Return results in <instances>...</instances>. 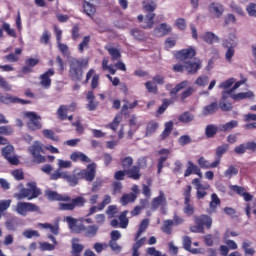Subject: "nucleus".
I'll return each mask as SVG.
<instances>
[{
  "instance_id": "14",
  "label": "nucleus",
  "mask_w": 256,
  "mask_h": 256,
  "mask_svg": "<svg viewBox=\"0 0 256 256\" xmlns=\"http://www.w3.org/2000/svg\"><path fill=\"white\" fill-rule=\"evenodd\" d=\"M198 165L200 169H215L221 165V160L218 158L214 162H209L205 157H200L198 159Z\"/></svg>"
},
{
  "instance_id": "58",
  "label": "nucleus",
  "mask_w": 256,
  "mask_h": 256,
  "mask_svg": "<svg viewBox=\"0 0 256 256\" xmlns=\"http://www.w3.org/2000/svg\"><path fill=\"white\" fill-rule=\"evenodd\" d=\"M131 33L134 39H137L138 41H145L147 39V35L139 29H133Z\"/></svg>"
},
{
  "instance_id": "63",
  "label": "nucleus",
  "mask_w": 256,
  "mask_h": 256,
  "mask_svg": "<svg viewBox=\"0 0 256 256\" xmlns=\"http://www.w3.org/2000/svg\"><path fill=\"white\" fill-rule=\"evenodd\" d=\"M23 236L26 237V239H33V237H41V234H39L37 230L27 229L23 232Z\"/></svg>"
},
{
  "instance_id": "26",
  "label": "nucleus",
  "mask_w": 256,
  "mask_h": 256,
  "mask_svg": "<svg viewBox=\"0 0 256 256\" xmlns=\"http://www.w3.org/2000/svg\"><path fill=\"white\" fill-rule=\"evenodd\" d=\"M3 31L7 33L8 37L17 38V32L15 29L11 28V24L4 22L2 28H0V39H3Z\"/></svg>"
},
{
  "instance_id": "48",
  "label": "nucleus",
  "mask_w": 256,
  "mask_h": 256,
  "mask_svg": "<svg viewBox=\"0 0 256 256\" xmlns=\"http://www.w3.org/2000/svg\"><path fill=\"white\" fill-rule=\"evenodd\" d=\"M159 124L155 121H150L146 126V137H151L157 131Z\"/></svg>"
},
{
  "instance_id": "10",
  "label": "nucleus",
  "mask_w": 256,
  "mask_h": 256,
  "mask_svg": "<svg viewBox=\"0 0 256 256\" xmlns=\"http://www.w3.org/2000/svg\"><path fill=\"white\" fill-rule=\"evenodd\" d=\"M238 42L235 40H232L229 42V40H223L222 46L227 49L225 53V59L228 63H231L233 57H235V47H237Z\"/></svg>"
},
{
  "instance_id": "41",
  "label": "nucleus",
  "mask_w": 256,
  "mask_h": 256,
  "mask_svg": "<svg viewBox=\"0 0 256 256\" xmlns=\"http://www.w3.org/2000/svg\"><path fill=\"white\" fill-rule=\"evenodd\" d=\"M217 131H219V128L215 124L207 125L205 128V135L208 137V139H211L212 137L217 135Z\"/></svg>"
},
{
  "instance_id": "5",
  "label": "nucleus",
  "mask_w": 256,
  "mask_h": 256,
  "mask_svg": "<svg viewBox=\"0 0 256 256\" xmlns=\"http://www.w3.org/2000/svg\"><path fill=\"white\" fill-rule=\"evenodd\" d=\"M26 117L29 121L26 123L30 131H39L43 127L41 124V116L37 115L35 112H26Z\"/></svg>"
},
{
  "instance_id": "37",
  "label": "nucleus",
  "mask_w": 256,
  "mask_h": 256,
  "mask_svg": "<svg viewBox=\"0 0 256 256\" xmlns=\"http://www.w3.org/2000/svg\"><path fill=\"white\" fill-rule=\"evenodd\" d=\"M84 1H85L83 5L84 13H86L88 17H93V15H95V13L97 12L95 5L89 3V0H84Z\"/></svg>"
},
{
  "instance_id": "28",
  "label": "nucleus",
  "mask_w": 256,
  "mask_h": 256,
  "mask_svg": "<svg viewBox=\"0 0 256 256\" xmlns=\"http://www.w3.org/2000/svg\"><path fill=\"white\" fill-rule=\"evenodd\" d=\"M218 110H219V104H217V102H212L211 104L203 108L202 115L204 117H208V115H213V113H217Z\"/></svg>"
},
{
  "instance_id": "6",
  "label": "nucleus",
  "mask_w": 256,
  "mask_h": 256,
  "mask_svg": "<svg viewBox=\"0 0 256 256\" xmlns=\"http://www.w3.org/2000/svg\"><path fill=\"white\" fill-rule=\"evenodd\" d=\"M29 151L31 155L33 156L34 163H45L47 161V158L41 153H43V147L38 142H35L32 146L29 147Z\"/></svg>"
},
{
  "instance_id": "56",
  "label": "nucleus",
  "mask_w": 256,
  "mask_h": 256,
  "mask_svg": "<svg viewBox=\"0 0 256 256\" xmlns=\"http://www.w3.org/2000/svg\"><path fill=\"white\" fill-rule=\"evenodd\" d=\"M91 41V38L89 36H85L82 40V42L78 45V51L79 53H83L85 49H89V42Z\"/></svg>"
},
{
  "instance_id": "42",
  "label": "nucleus",
  "mask_w": 256,
  "mask_h": 256,
  "mask_svg": "<svg viewBox=\"0 0 256 256\" xmlns=\"http://www.w3.org/2000/svg\"><path fill=\"white\" fill-rule=\"evenodd\" d=\"M154 19H155V13L147 14L144 19L145 24L142 26L143 29H152L153 25H155Z\"/></svg>"
},
{
  "instance_id": "4",
  "label": "nucleus",
  "mask_w": 256,
  "mask_h": 256,
  "mask_svg": "<svg viewBox=\"0 0 256 256\" xmlns=\"http://www.w3.org/2000/svg\"><path fill=\"white\" fill-rule=\"evenodd\" d=\"M16 212L18 215H22V217H27V213L39 212V206L31 202H18Z\"/></svg>"
},
{
  "instance_id": "9",
  "label": "nucleus",
  "mask_w": 256,
  "mask_h": 256,
  "mask_svg": "<svg viewBox=\"0 0 256 256\" xmlns=\"http://www.w3.org/2000/svg\"><path fill=\"white\" fill-rule=\"evenodd\" d=\"M192 185H195L197 199H205L207 197V190L211 187L208 183L201 184V180L195 178L192 180Z\"/></svg>"
},
{
  "instance_id": "64",
  "label": "nucleus",
  "mask_w": 256,
  "mask_h": 256,
  "mask_svg": "<svg viewBox=\"0 0 256 256\" xmlns=\"http://www.w3.org/2000/svg\"><path fill=\"white\" fill-rule=\"evenodd\" d=\"M146 253L147 255H150V256H167V254H162V252L155 249V247L147 248Z\"/></svg>"
},
{
  "instance_id": "46",
  "label": "nucleus",
  "mask_w": 256,
  "mask_h": 256,
  "mask_svg": "<svg viewBox=\"0 0 256 256\" xmlns=\"http://www.w3.org/2000/svg\"><path fill=\"white\" fill-rule=\"evenodd\" d=\"M161 230L166 235H171L173 233V220H164Z\"/></svg>"
},
{
  "instance_id": "29",
  "label": "nucleus",
  "mask_w": 256,
  "mask_h": 256,
  "mask_svg": "<svg viewBox=\"0 0 256 256\" xmlns=\"http://www.w3.org/2000/svg\"><path fill=\"white\" fill-rule=\"evenodd\" d=\"M70 159L72 161H81L82 163H91V159L83 152H74L71 154Z\"/></svg>"
},
{
  "instance_id": "54",
  "label": "nucleus",
  "mask_w": 256,
  "mask_h": 256,
  "mask_svg": "<svg viewBox=\"0 0 256 256\" xmlns=\"http://www.w3.org/2000/svg\"><path fill=\"white\" fill-rule=\"evenodd\" d=\"M85 249L83 244H79V239L73 238L72 239V253H81Z\"/></svg>"
},
{
  "instance_id": "11",
  "label": "nucleus",
  "mask_w": 256,
  "mask_h": 256,
  "mask_svg": "<svg viewBox=\"0 0 256 256\" xmlns=\"http://www.w3.org/2000/svg\"><path fill=\"white\" fill-rule=\"evenodd\" d=\"M55 75V70L50 68L46 72H44L42 75L39 77L40 85L44 89H49L51 87V77Z\"/></svg>"
},
{
  "instance_id": "27",
  "label": "nucleus",
  "mask_w": 256,
  "mask_h": 256,
  "mask_svg": "<svg viewBox=\"0 0 256 256\" xmlns=\"http://www.w3.org/2000/svg\"><path fill=\"white\" fill-rule=\"evenodd\" d=\"M86 99L88 101L87 109L88 111H95L97 107L99 106V103L95 101V94H93V91H89L86 95Z\"/></svg>"
},
{
  "instance_id": "55",
  "label": "nucleus",
  "mask_w": 256,
  "mask_h": 256,
  "mask_svg": "<svg viewBox=\"0 0 256 256\" xmlns=\"http://www.w3.org/2000/svg\"><path fill=\"white\" fill-rule=\"evenodd\" d=\"M143 9L149 13H153L157 9V3L153 1H143Z\"/></svg>"
},
{
  "instance_id": "17",
  "label": "nucleus",
  "mask_w": 256,
  "mask_h": 256,
  "mask_svg": "<svg viewBox=\"0 0 256 256\" xmlns=\"http://www.w3.org/2000/svg\"><path fill=\"white\" fill-rule=\"evenodd\" d=\"M173 31V28L167 23H162L158 27H156L153 31L155 37H165V35H169Z\"/></svg>"
},
{
  "instance_id": "45",
  "label": "nucleus",
  "mask_w": 256,
  "mask_h": 256,
  "mask_svg": "<svg viewBox=\"0 0 256 256\" xmlns=\"http://www.w3.org/2000/svg\"><path fill=\"white\" fill-rule=\"evenodd\" d=\"M252 97H255V94H253V92H251V91L241 92V93L232 95V99H234V101H241L243 99H251Z\"/></svg>"
},
{
  "instance_id": "43",
  "label": "nucleus",
  "mask_w": 256,
  "mask_h": 256,
  "mask_svg": "<svg viewBox=\"0 0 256 256\" xmlns=\"http://www.w3.org/2000/svg\"><path fill=\"white\" fill-rule=\"evenodd\" d=\"M147 227H149V219H143L139 225V229L135 235V239H139V237H141V235H143V233H145V231H147Z\"/></svg>"
},
{
  "instance_id": "31",
  "label": "nucleus",
  "mask_w": 256,
  "mask_h": 256,
  "mask_svg": "<svg viewBox=\"0 0 256 256\" xmlns=\"http://www.w3.org/2000/svg\"><path fill=\"white\" fill-rule=\"evenodd\" d=\"M191 237L185 236L183 238V247L185 251H189V253H192L193 255H197L199 253V250L197 248H191L192 245Z\"/></svg>"
},
{
  "instance_id": "24",
  "label": "nucleus",
  "mask_w": 256,
  "mask_h": 256,
  "mask_svg": "<svg viewBox=\"0 0 256 256\" xmlns=\"http://www.w3.org/2000/svg\"><path fill=\"white\" fill-rule=\"evenodd\" d=\"M23 53V49L16 48L15 52H11L10 54H7L3 57L4 61H7L8 63H17L19 61V55Z\"/></svg>"
},
{
  "instance_id": "18",
  "label": "nucleus",
  "mask_w": 256,
  "mask_h": 256,
  "mask_svg": "<svg viewBox=\"0 0 256 256\" xmlns=\"http://www.w3.org/2000/svg\"><path fill=\"white\" fill-rule=\"evenodd\" d=\"M36 65H39V59L27 58L25 60V66L22 67L21 72L23 73V75L33 73V67H36Z\"/></svg>"
},
{
  "instance_id": "2",
  "label": "nucleus",
  "mask_w": 256,
  "mask_h": 256,
  "mask_svg": "<svg viewBox=\"0 0 256 256\" xmlns=\"http://www.w3.org/2000/svg\"><path fill=\"white\" fill-rule=\"evenodd\" d=\"M28 188H22L20 192L16 195L17 199H28L31 201L32 199H37L41 195V190L37 187L36 182H29L27 184Z\"/></svg>"
},
{
  "instance_id": "52",
  "label": "nucleus",
  "mask_w": 256,
  "mask_h": 256,
  "mask_svg": "<svg viewBox=\"0 0 256 256\" xmlns=\"http://www.w3.org/2000/svg\"><path fill=\"white\" fill-rule=\"evenodd\" d=\"M171 131H173V121H168L165 123V128L161 134V139H167V137L171 135Z\"/></svg>"
},
{
  "instance_id": "36",
  "label": "nucleus",
  "mask_w": 256,
  "mask_h": 256,
  "mask_svg": "<svg viewBox=\"0 0 256 256\" xmlns=\"http://www.w3.org/2000/svg\"><path fill=\"white\" fill-rule=\"evenodd\" d=\"M237 127H239V121L232 120L230 122L220 125L219 129L220 131L229 132V131H233V129Z\"/></svg>"
},
{
  "instance_id": "60",
  "label": "nucleus",
  "mask_w": 256,
  "mask_h": 256,
  "mask_svg": "<svg viewBox=\"0 0 256 256\" xmlns=\"http://www.w3.org/2000/svg\"><path fill=\"white\" fill-rule=\"evenodd\" d=\"M198 168L197 165H195L193 162L188 161L187 163V168L186 171L184 173V177H189L190 175H193V173H195L196 169Z\"/></svg>"
},
{
  "instance_id": "1",
  "label": "nucleus",
  "mask_w": 256,
  "mask_h": 256,
  "mask_svg": "<svg viewBox=\"0 0 256 256\" xmlns=\"http://www.w3.org/2000/svg\"><path fill=\"white\" fill-rule=\"evenodd\" d=\"M67 61L70 65V76L73 81H81L83 79V68L89 66V58L77 59L69 55L66 50Z\"/></svg>"
},
{
  "instance_id": "30",
  "label": "nucleus",
  "mask_w": 256,
  "mask_h": 256,
  "mask_svg": "<svg viewBox=\"0 0 256 256\" xmlns=\"http://www.w3.org/2000/svg\"><path fill=\"white\" fill-rule=\"evenodd\" d=\"M126 175L130 179H134L135 181H137L141 179L140 168L138 166H133L131 169L128 168V170H126Z\"/></svg>"
},
{
  "instance_id": "13",
  "label": "nucleus",
  "mask_w": 256,
  "mask_h": 256,
  "mask_svg": "<svg viewBox=\"0 0 256 256\" xmlns=\"http://www.w3.org/2000/svg\"><path fill=\"white\" fill-rule=\"evenodd\" d=\"M208 11L210 15H212V17L219 19L221 15H223L225 8L223 7V4L219 2H214L208 6Z\"/></svg>"
},
{
  "instance_id": "57",
  "label": "nucleus",
  "mask_w": 256,
  "mask_h": 256,
  "mask_svg": "<svg viewBox=\"0 0 256 256\" xmlns=\"http://www.w3.org/2000/svg\"><path fill=\"white\" fill-rule=\"evenodd\" d=\"M178 119L181 121V123H191V121L195 119V116L189 112H184L179 116Z\"/></svg>"
},
{
  "instance_id": "33",
  "label": "nucleus",
  "mask_w": 256,
  "mask_h": 256,
  "mask_svg": "<svg viewBox=\"0 0 256 256\" xmlns=\"http://www.w3.org/2000/svg\"><path fill=\"white\" fill-rule=\"evenodd\" d=\"M38 226L42 229H49L52 235H59V223H55V225L50 223H39Z\"/></svg>"
},
{
  "instance_id": "3",
  "label": "nucleus",
  "mask_w": 256,
  "mask_h": 256,
  "mask_svg": "<svg viewBox=\"0 0 256 256\" xmlns=\"http://www.w3.org/2000/svg\"><path fill=\"white\" fill-rule=\"evenodd\" d=\"M151 209L152 211L160 209L162 215H167V197L162 190L159 191L158 197L152 199Z\"/></svg>"
},
{
  "instance_id": "22",
  "label": "nucleus",
  "mask_w": 256,
  "mask_h": 256,
  "mask_svg": "<svg viewBox=\"0 0 256 256\" xmlns=\"http://www.w3.org/2000/svg\"><path fill=\"white\" fill-rule=\"evenodd\" d=\"M185 69L190 75H195L201 69V61H187L185 64Z\"/></svg>"
},
{
  "instance_id": "61",
  "label": "nucleus",
  "mask_w": 256,
  "mask_h": 256,
  "mask_svg": "<svg viewBox=\"0 0 256 256\" xmlns=\"http://www.w3.org/2000/svg\"><path fill=\"white\" fill-rule=\"evenodd\" d=\"M120 162H121L123 169H125L127 171V170H129L131 165H133V158L131 156H127L125 158H121Z\"/></svg>"
},
{
  "instance_id": "25",
  "label": "nucleus",
  "mask_w": 256,
  "mask_h": 256,
  "mask_svg": "<svg viewBox=\"0 0 256 256\" xmlns=\"http://www.w3.org/2000/svg\"><path fill=\"white\" fill-rule=\"evenodd\" d=\"M158 153H159V155H162L158 159V175H160L161 171L163 169V163H165V161H167V159H169V154L171 153V151H169V149H162Z\"/></svg>"
},
{
  "instance_id": "44",
  "label": "nucleus",
  "mask_w": 256,
  "mask_h": 256,
  "mask_svg": "<svg viewBox=\"0 0 256 256\" xmlns=\"http://www.w3.org/2000/svg\"><path fill=\"white\" fill-rule=\"evenodd\" d=\"M77 173H79V172H77V170H75L74 174L66 175V181L70 185V187H75V185H77V183H79V179H81V177H79V175Z\"/></svg>"
},
{
  "instance_id": "35",
  "label": "nucleus",
  "mask_w": 256,
  "mask_h": 256,
  "mask_svg": "<svg viewBox=\"0 0 256 256\" xmlns=\"http://www.w3.org/2000/svg\"><path fill=\"white\" fill-rule=\"evenodd\" d=\"M105 49L111 56L112 61H119V59H121V51L118 48L113 46H106Z\"/></svg>"
},
{
  "instance_id": "16",
  "label": "nucleus",
  "mask_w": 256,
  "mask_h": 256,
  "mask_svg": "<svg viewBox=\"0 0 256 256\" xmlns=\"http://www.w3.org/2000/svg\"><path fill=\"white\" fill-rule=\"evenodd\" d=\"M244 123H247L244 125V129L246 131H251L253 129H256V114L248 113L243 116Z\"/></svg>"
},
{
  "instance_id": "7",
  "label": "nucleus",
  "mask_w": 256,
  "mask_h": 256,
  "mask_svg": "<svg viewBox=\"0 0 256 256\" xmlns=\"http://www.w3.org/2000/svg\"><path fill=\"white\" fill-rule=\"evenodd\" d=\"M97 173V164L92 163L87 166V169L79 171L77 173L80 179H85V181H93L95 179V175Z\"/></svg>"
},
{
  "instance_id": "34",
  "label": "nucleus",
  "mask_w": 256,
  "mask_h": 256,
  "mask_svg": "<svg viewBox=\"0 0 256 256\" xmlns=\"http://www.w3.org/2000/svg\"><path fill=\"white\" fill-rule=\"evenodd\" d=\"M54 31H55L58 47H59L62 55H65V44L61 43V37L63 35V32L61 31V29H59V27H57V25H54Z\"/></svg>"
},
{
  "instance_id": "8",
  "label": "nucleus",
  "mask_w": 256,
  "mask_h": 256,
  "mask_svg": "<svg viewBox=\"0 0 256 256\" xmlns=\"http://www.w3.org/2000/svg\"><path fill=\"white\" fill-rule=\"evenodd\" d=\"M15 148L13 145H7L4 148H2V155L4 159L10 164V165H19V158L14 156Z\"/></svg>"
},
{
  "instance_id": "12",
  "label": "nucleus",
  "mask_w": 256,
  "mask_h": 256,
  "mask_svg": "<svg viewBox=\"0 0 256 256\" xmlns=\"http://www.w3.org/2000/svg\"><path fill=\"white\" fill-rule=\"evenodd\" d=\"M0 102L4 103L5 105H10V103H21V105H29V103H31V101L29 100H23L21 98L13 97L10 94L4 96L1 92Z\"/></svg>"
},
{
  "instance_id": "62",
  "label": "nucleus",
  "mask_w": 256,
  "mask_h": 256,
  "mask_svg": "<svg viewBox=\"0 0 256 256\" xmlns=\"http://www.w3.org/2000/svg\"><path fill=\"white\" fill-rule=\"evenodd\" d=\"M193 188L188 185L183 190L184 203H191V191Z\"/></svg>"
},
{
  "instance_id": "59",
  "label": "nucleus",
  "mask_w": 256,
  "mask_h": 256,
  "mask_svg": "<svg viewBox=\"0 0 256 256\" xmlns=\"http://www.w3.org/2000/svg\"><path fill=\"white\" fill-rule=\"evenodd\" d=\"M209 83V76L207 75H201L199 76L196 81L194 82L195 85H198V87H206V85Z\"/></svg>"
},
{
  "instance_id": "47",
  "label": "nucleus",
  "mask_w": 256,
  "mask_h": 256,
  "mask_svg": "<svg viewBox=\"0 0 256 256\" xmlns=\"http://www.w3.org/2000/svg\"><path fill=\"white\" fill-rule=\"evenodd\" d=\"M239 169H237V166L230 165L225 171H224V177L226 179H231V177H235V175H238Z\"/></svg>"
},
{
  "instance_id": "21",
  "label": "nucleus",
  "mask_w": 256,
  "mask_h": 256,
  "mask_svg": "<svg viewBox=\"0 0 256 256\" xmlns=\"http://www.w3.org/2000/svg\"><path fill=\"white\" fill-rule=\"evenodd\" d=\"M194 56L195 49L193 48L183 49L177 53V59H180V61H187V59H193Z\"/></svg>"
},
{
  "instance_id": "32",
  "label": "nucleus",
  "mask_w": 256,
  "mask_h": 256,
  "mask_svg": "<svg viewBox=\"0 0 256 256\" xmlns=\"http://www.w3.org/2000/svg\"><path fill=\"white\" fill-rule=\"evenodd\" d=\"M219 205H221V199H219V196H217L216 193H213L211 195V201L209 203L210 213H215Z\"/></svg>"
},
{
  "instance_id": "40",
  "label": "nucleus",
  "mask_w": 256,
  "mask_h": 256,
  "mask_svg": "<svg viewBox=\"0 0 256 256\" xmlns=\"http://www.w3.org/2000/svg\"><path fill=\"white\" fill-rule=\"evenodd\" d=\"M84 235L85 237H95V235H97V232L99 231V227L98 226H95V225H90L88 227H85L84 226Z\"/></svg>"
},
{
  "instance_id": "51",
  "label": "nucleus",
  "mask_w": 256,
  "mask_h": 256,
  "mask_svg": "<svg viewBox=\"0 0 256 256\" xmlns=\"http://www.w3.org/2000/svg\"><path fill=\"white\" fill-rule=\"evenodd\" d=\"M42 135L50 141H59V136L55 135V132L51 129H44Z\"/></svg>"
},
{
  "instance_id": "19",
  "label": "nucleus",
  "mask_w": 256,
  "mask_h": 256,
  "mask_svg": "<svg viewBox=\"0 0 256 256\" xmlns=\"http://www.w3.org/2000/svg\"><path fill=\"white\" fill-rule=\"evenodd\" d=\"M201 39L205 43H208V45H213V43H219L221 41V38H219V36L210 31H207L203 35H201Z\"/></svg>"
},
{
  "instance_id": "49",
  "label": "nucleus",
  "mask_w": 256,
  "mask_h": 256,
  "mask_svg": "<svg viewBox=\"0 0 256 256\" xmlns=\"http://www.w3.org/2000/svg\"><path fill=\"white\" fill-rule=\"evenodd\" d=\"M136 199L137 194L135 193L124 194L121 198V203L122 205H128V203H134Z\"/></svg>"
},
{
  "instance_id": "23",
  "label": "nucleus",
  "mask_w": 256,
  "mask_h": 256,
  "mask_svg": "<svg viewBox=\"0 0 256 256\" xmlns=\"http://www.w3.org/2000/svg\"><path fill=\"white\" fill-rule=\"evenodd\" d=\"M196 225L206 226L207 229H211V225H213V219L207 215H201L199 217H195Z\"/></svg>"
},
{
  "instance_id": "20",
  "label": "nucleus",
  "mask_w": 256,
  "mask_h": 256,
  "mask_svg": "<svg viewBox=\"0 0 256 256\" xmlns=\"http://www.w3.org/2000/svg\"><path fill=\"white\" fill-rule=\"evenodd\" d=\"M83 205H85V198L79 196L72 199L71 203L66 202L65 209L66 211H73L75 207H83Z\"/></svg>"
},
{
  "instance_id": "53",
  "label": "nucleus",
  "mask_w": 256,
  "mask_h": 256,
  "mask_svg": "<svg viewBox=\"0 0 256 256\" xmlns=\"http://www.w3.org/2000/svg\"><path fill=\"white\" fill-rule=\"evenodd\" d=\"M186 87H189V81L184 80V81L180 82L179 84H177V85L170 91V95H177V93H179V91H181L182 89H185Z\"/></svg>"
},
{
  "instance_id": "39",
  "label": "nucleus",
  "mask_w": 256,
  "mask_h": 256,
  "mask_svg": "<svg viewBox=\"0 0 256 256\" xmlns=\"http://www.w3.org/2000/svg\"><path fill=\"white\" fill-rule=\"evenodd\" d=\"M6 228L8 231H15L17 227L19 226V218L12 217L6 220L5 222Z\"/></svg>"
},
{
  "instance_id": "50",
  "label": "nucleus",
  "mask_w": 256,
  "mask_h": 256,
  "mask_svg": "<svg viewBox=\"0 0 256 256\" xmlns=\"http://www.w3.org/2000/svg\"><path fill=\"white\" fill-rule=\"evenodd\" d=\"M127 213H129V211H124L119 216V221H120L119 226L121 229H127L129 225V219L127 218Z\"/></svg>"
},
{
  "instance_id": "15",
  "label": "nucleus",
  "mask_w": 256,
  "mask_h": 256,
  "mask_svg": "<svg viewBox=\"0 0 256 256\" xmlns=\"http://www.w3.org/2000/svg\"><path fill=\"white\" fill-rule=\"evenodd\" d=\"M66 222L68 224V227L72 233H81L85 229V225L77 224V219L67 216L66 217Z\"/></svg>"
},
{
  "instance_id": "38",
  "label": "nucleus",
  "mask_w": 256,
  "mask_h": 256,
  "mask_svg": "<svg viewBox=\"0 0 256 256\" xmlns=\"http://www.w3.org/2000/svg\"><path fill=\"white\" fill-rule=\"evenodd\" d=\"M45 196L49 201H65V197L61 196L53 190H47Z\"/></svg>"
}]
</instances>
